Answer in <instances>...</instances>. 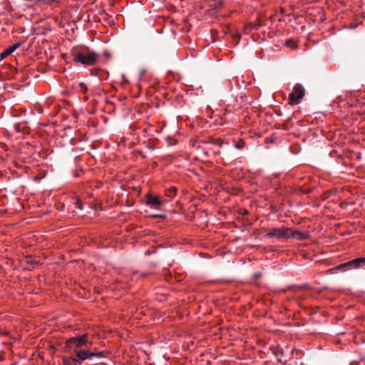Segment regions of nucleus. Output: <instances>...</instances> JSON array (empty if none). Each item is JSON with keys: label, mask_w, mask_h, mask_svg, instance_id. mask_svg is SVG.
Segmentation results:
<instances>
[{"label": "nucleus", "mask_w": 365, "mask_h": 365, "mask_svg": "<svg viewBox=\"0 0 365 365\" xmlns=\"http://www.w3.org/2000/svg\"><path fill=\"white\" fill-rule=\"evenodd\" d=\"M92 344V341L88 340V334H83L81 336L71 337L66 341L65 351H71L73 348V353L75 359L79 362V365L83 361L96 357L98 359L105 357L103 351H96L88 348Z\"/></svg>", "instance_id": "f257e3e1"}, {"label": "nucleus", "mask_w": 365, "mask_h": 365, "mask_svg": "<svg viewBox=\"0 0 365 365\" xmlns=\"http://www.w3.org/2000/svg\"><path fill=\"white\" fill-rule=\"evenodd\" d=\"M71 56L74 63L83 65H93L98 58V55L88 47L73 49Z\"/></svg>", "instance_id": "f03ea898"}, {"label": "nucleus", "mask_w": 365, "mask_h": 365, "mask_svg": "<svg viewBox=\"0 0 365 365\" xmlns=\"http://www.w3.org/2000/svg\"><path fill=\"white\" fill-rule=\"evenodd\" d=\"M363 265H365V257H359L336 266V269H337V272H344L359 268Z\"/></svg>", "instance_id": "7ed1b4c3"}, {"label": "nucleus", "mask_w": 365, "mask_h": 365, "mask_svg": "<svg viewBox=\"0 0 365 365\" xmlns=\"http://www.w3.org/2000/svg\"><path fill=\"white\" fill-rule=\"evenodd\" d=\"M305 94V90L302 85L297 83L294 88L293 91L289 95V103L291 105H297L299 101L301 100Z\"/></svg>", "instance_id": "20e7f679"}, {"label": "nucleus", "mask_w": 365, "mask_h": 365, "mask_svg": "<svg viewBox=\"0 0 365 365\" xmlns=\"http://www.w3.org/2000/svg\"><path fill=\"white\" fill-rule=\"evenodd\" d=\"M289 229L274 228L267 233L268 237L288 238L289 237Z\"/></svg>", "instance_id": "39448f33"}, {"label": "nucleus", "mask_w": 365, "mask_h": 365, "mask_svg": "<svg viewBox=\"0 0 365 365\" xmlns=\"http://www.w3.org/2000/svg\"><path fill=\"white\" fill-rule=\"evenodd\" d=\"M146 203L151 207H157L162 205L163 201L158 196L149 194L146 195Z\"/></svg>", "instance_id": "423d86ee"}, {"label": "nucleus", "mask_w": 365, "mask_h": 365, "mask_svg": "<svg viewBox=\"0 0 365 365\" xmlns=\"http://www.w3.org/2000/svg\"><path fill=\"white\" fill-rule=\"evenodd\" d=\"M19 46L20 43H14L8 48L5 49L1 54V58H4L7 56L12 53Z\"/></svg>", "instance_id": "0eeeda50"}, {"label": "nucleus", "mask_w": 365, "mask_h": 365, "mask_svg": "<svg viewBox=\"0 0 365 365\" xmlns=\"http://www.w3.org/2000/svg\"><path fill=\"white\" fill-rule=\"evenodd\" d=\"M289 234H290L289 237H293V238H296L298 240H304V239H306L307 237V234L300 232V231H297V230L292 231V232L289 230Z\"/></svg>", "instance_id": "6e6552de"}, {"label": "nucleus", "mask_w": 365, "mask_h": 365, "mask_svg": "<svg viewBox=\"0 0 365 365\" xmlns=\"http://www.w3.org/2000/svg\"><path fill=\"white\" fill-rule=\"evenodd\" d=\"M63 365H79V362L75 359L74 356H67L63 359Z\"/></svg>", "instance_id": "1a4fd4ad"}, {"label": "nucleus", "mask_w": 365, "mask_h": 365, "mask_svg": "<svg viewBox=\"0 0 365 365\" xmlns=\"http://www.w3.org/2000/svg\"><path fill=\"white\" fill-rule=\"evenodd\" d=\"M87 90L86 85L83 82L79 83L76 87V91L78 92L86 93Z\"/></svg>", "instance_id": "9d476101"}, {"label": "nucleus", "mask_w": 365, "mask_h": 365, "mask_svg": "<svg viewBox=\"0 0 365 365\" xmlns=\"http://www.w3.org/2000/svg\"><path fill=\"white\" fill-rule=\"evenodd\" d=\"M337 273V269H336V267L329 269L325 272L326 274H334Z\"/></svg>", "instance_id": "9b49d317"}, {"label": "nucleus", "mask_w": 365, "mask_h": 365, "mask_svg": "<svg viewBox=\"0 0 365 365\" xmlns=\"http://www.w3.org/2000/svg\"><path fill=\"white\" fill-rule=\"evenodd\" d=\"M175 189L173 190H171L169 193H167V195L169 197H171L173 195H174Z\"/></svg>", "instance_id": "f8f14e48"}, {"label": "nucleus", "mask_w": 365, "mask_h": 365, "mask_svg": "<svg viewBox=\"0 0 365 365\" xmlns=\"http://www.w3.org/2000/svg\"><path fill=\"white\" fill-rule=\"evenodd\" d=\"M235 38H236L237 42H238L240 41V34H236Z\"/></svg>", "instance_id": "ddd939ff"}, {"label": "nucleus", "mask_w": 365, "mask_h": 365, "mask_svg": "<svg viewBox=\"0 0 365 365\" xmlns=\"http://www.w3.org/2000/svg\"><path fill=\"white\" fill-rule=\"evenodd\" d=\"M235 147H236L237 148H238V149H241V148H242V145H239V144H236V145H235Z\"/></svg>", "instance_id": "4468645a"}, {"label": "nucleus", "mask_w": 365, "mask_h": 365, "mask_svg": "<svg viewBox=\"0 0 365 365\" xmlns=\"http://www.w3.org/2000/svg\"><path fill=\"white\" fill-rule=\"evenodd\" d=\"M259 276H260V274H255L253 275V277H254V278H257V277H259Z\"/></svg>", "instance_id": "2eb2a0df"}, {"label": "nucleus", "mask_w": 365, "mask_h": 365, "mask_svg": "<svg viewBox=\"0 0 365 365\" xmlns=\"http://www.w3.org/2000/svg\"><path fill=\"white\" fill-rule=\"evenodd\" d=\"M278 361H279V362H280V363H282V359H278Z\"/></svg>", "instance_id": "dca6fc26"}, {"label": "nucleus", "mask_w": 365, "mask_h": 365, "mask_svg": "<svg viewBox=\"0 0 365 365\" xmlns=\"http://www.w3.org/2000/svg\"><path fill=\"white\" fill-rule=\"evenodd\" d=\"M222 143L221 142V143H218L217 145H219L220 146H221V145H222Z\"/></svg>", "instance_id": "f3484780"}]
</instances>
